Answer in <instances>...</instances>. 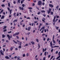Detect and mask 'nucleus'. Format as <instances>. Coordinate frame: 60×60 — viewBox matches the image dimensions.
Here are the masks:
<instances>
[{"instance_id": "22", "label": "nucleus", "mask_w": 60, "mask_h": 60, "mask_svg": "<svg viewBox=\"0 0 60 60\" xmlns=\"http://www.w3.org/2000/svg\"><path fill=\"white\" fill-rule=\"evenodd\" d=\"M23 21H24V20H22L21 21V22H20V24L21 25H22V23H22V22H23Z\"/></svg>"}, {"instance_id": "59", "label": "nucleus", "mask_w": 60, "mask_h": 60, "mask_svg": "<svg viewBox=\"0 0 60 60\" xmlns=\"http://www.w3.org/2000/svg\"><path fill=\"white\" fill-rule=\"evenodd\" d=\"M36 8L37 9H38V10H39V8H38L37 6H36Z\"/></svg>"}, {"instance_id": "39", "label": "nucleus", "mask_w": 60, "mask_h": 60, "mask_svg": "<svg viewBox=\"0 0 60 60\" xmlns=\"http://www.w3.org/2000/svg\"><path fill=\"white\" fill-rule=\"evenodd\" d=\"M28 44H27L24 46V47H25L26 46H28Z\"/></svg>"}, {"instance_id": "29", "label": "nucleus", "mask_w": 60, "mask_h": 60, "mask_svg": "<svg viewBox=\"0 0 60 60\" xmlns=\"http://www.w3.org/2000/svg\"><path fill=\"white\" fill-rule=\"evenodd\" d=\"M1 6L2 7H5V5L4 4H2L1 5Z\"/></svg>"}, {"instance_id": "18", "label": "nucleus", "mask_w": 60, "mask_h": 60, "mask_svg": "<svg viewBox=\"0 0 60 60\" xmlns=\"http://www.w3.org/2000/svg\"><path fill=\"white\" fill-rule=\"evenodd\" d=\"M13 41H14V43H15V44H18V42L15 41L13 40Z\"/></svg>"}, {"instance_id": "19", "label": "nucleus", "mask_w": 60, "mask_h": 60, "mask_svg": "<svg viewBox=\"0 0 60 60\" xmlns=\"http://www.w3.org/2000/svg\"><path fill=\"white\" fill-rule=\"evenodd\" d=\"M7 27V26H4V28H3V29H5Z\"/></svg>"}, {"instance_id": "1", "label": "nucleus", "mask_w": 60, "mask_h": 60, "mask_svg": "<svg viewBox=\"0 0 60 60\" xmlns=\"http://www.w3.org/2000/svg\"><path fill=\"white\" fill-rule=\"evenodd\" d=\"M50 47H51V49H53V48H58L59 46H56L55 45L54 46H53V44L52 43V41H51L50 43Z\"/></svg>"}, {"instance_id": "46", "label": "nucleus", "mask_w": 60, "mask_h": 60, "mask_svg": "<svg viewBox=\"0 0 60 60\" xmlns=\"http://www.w3.org/2000/svg\"><path fill=\"white\" fill-rule=\"evenodd\" d=\"M53 50H54V49H52L51 50V52H53Z\"/></svg>"}, {"instance_id": "55", "label": "nucleus", "mask_w": 60, "mask_h": 60, "mask_svg": "<svg viewBox=\"0 0 60 60\" xmlns=\"http://www.w3.org/2000/svg\"><path fill=\"white\" fill-rule=\"evenodd\" d=\"M26 56H29V54L28 53H27Z\"/></svg>"}, {"instance_id": "33", "label": "nucleus", "mask_w": 60, "mask_h": 60, "mask_svg": "<svg viewBox=\"0 0 60 60\" xmlns=\"http://www.w3.org/2000/svg\"><path fill=\"white\" fill-rule=\"evenodd\" d=\"M23 3H24V1L22 0L21 1V4H23Z\"/></svg>"}, {"instance_id": "24", "label": "nucleus", "mask_w": 60, "mask_h": 60, "mask_svg": "<svg viewBox=\"0 0 60 60\" xmlns=\"http://www.w3.org/2000/svg\"><path fill=\"white\" fill-rule=\"evenodd\" d=\"M60 57V55H59L58 57H57L56 58V60L58 59H59Z\"/></svg>"}, {"instance_id": "11", "label": "nucleus", "mask_w": 60, "mask_h": 60, "mask_svg": "<svg viewBox=\"0 0 60 60\" xmlns=\"http://www.w3.org/2000/svg\"><path fill=\"white\" fill-rule=\"evenodd\" d=\"M47 50V48H46L45 49H44V48L43 49V52H44V51H46Z\"/></svg>"}, {"instance_id": "4", "label": "nucleus", "mask_w": 60, "mask_h": 60, "mask_svg": "<svg viewBox=\"0 0 60 60\" xmlns=\"http://www.w3.org/2000/svg\"><path fill=\"white\" fill-rule=\"evenodd\" d=\"M7 37H8L9 40H10V38H12V36L11 35L10 36V35L9 34L7 35Z\"/></svg>"}, {"instance_id": "57", "label": "nucleus", "mask_w": 60, "mask_h": 60, "mask_svg": "<svg viewBox=\"0 0 60 60\" xmlns=\"http://www.w3.org/2000/svg\"><path fill=\"white\" fill-rule=\"evenodd\" d=\"M59 56H60V52H59L58 53Z\"/></svg>"}, {"instance_id": "38", "label": "nucleus", "mask_w": 60, "mask_h": 60, "mask_svg": "<svg viewBox=\"0 0 60 60\" xmlns=\"http://www.w3.org/2000/svg\"><path fill=\"white\" fill-rule=\"evenodd\" d=\"M26 56V55L25 54H23V55H22V56L23 57H25Z\"/></svg>"}, {"instance_id": "10", "label": "nucleus", "mask_w": 60, "mask_h": 60, "mask_svg": "<svg viewBox=\"0 0 60 60\" xmlns=\"http://www.w3.org/2000/svg\"><path fill=\"white\" fill-rule=\"evenodd\" d=\"M49 5L50 7L51 8H52V7H54V6L52 4H50Z\"/></svg>"}, {"instance_id": "26", "label": "nucleus", "mask_w": 60, "mask_h": 60, "mask_svg": "<svg viewBox=\"0 0 60 60\" xmlns=\"http://www.w3.org/2000/svg\"><path fill=\"white\" fill-rule=\"evenodd\" d=\"M41 12L42 13H43V12H45V11L44 10H41Z\"/></svg>"}, {"instance_id": "9", "label": "nucleus", "mask_w": 60, "mask_h": 60, "mask_svg": "<svg viewBox=\"0 0 60 60\" xmlns=\"http://www.w3.org/2000/svg\"><path fill=\"white\" fill-rule=\"evenodd\" d=\"M5 58L7 59H10V57H8V56H6L5 57Z\"/></svg>"}, {"instance_id": "42", "label": "nucleus", "mask_w": 60, "mask_h": 60, "mask_svg": "<svg viewBox=\"0 0 60 60\" xmlns=\"http://www.w3.org/2000/svg\"><path fill=\"white\" fill-rule=\"evenodd\" d=\"M58 8H59V6L58 5L56 7V9H58Z\"/></svg>"}, {"instance_id": "54", "label": "nucleus", "mask_w": 60, "mask_h": 60, "mask_svg": "<svg viewBox=\"0 0 60 60\" xmlns=\"http://www.w3.org/2000/svg\"><path fill=\"white\" fill-rule=\"evenodd\" d=\"M49 11H51V8H50L49 9Z\"/></svg>"}, {"instance_id": "50", "label": "nucleus", "mask_w": 60, "mask_h": 60, "mask_svg": "<svg viewBox=\"0 0 60 60\" xmlns=\"http://www.w3.org/2000/svg\"><path fill=\"white\" fill-rule=\"evenodd\" d=\"M36 41H37V42H39V40H38V39H36Z\"/></svg>"}, {"instance_id": "6", "label": "nucleus", "mask_w": 60, "mask_h": 60, "mask_svg": "<svg viewBox=\"0 0 60 60\" xmlns=\"http://www.w3.org/2000/svg\"><path fill=\"white\" fill-rule=\"evenodd\" d=\"M54 38H55V35H54L53 36V39L52 41H53V42L54 43H55V44H56V41L54 40Z\"/></svg>"}, {"instance_id": "43", "label": "nucleus", "mask_w": 60, "mask_h": 60, "mask_svg": "<svg viewBox=\"0 0 60 60\" xmlns=\"http://www.w3.org/2000/svg\"><path fill=\"white\" fill-rule=\"evenodd\" d=\"M26 19H30V17H28L26 18Z\"/></svg>"}, {"instance_id": "51", "label": "nucleus", "mask_w": 60, "mask_h": 60, "mask_svg": "<svg viewBox=\"0 0 60 60\" xmlns=\"http://www.w3.org/2000/svg\"><path fill=\"white\" fill-rule=\"evenodd\" d=\"M46 57H44L43 58V60H45V59H46Z\"/></svg>"}, {"instance_id": "58", "label": "nucleus", "mask_w": 60, "mask_h": 60, "mask_svg": "<svg viewBox=\"0 0 60 60\" xmlns=\"http://www.w3.org/2000/svg\"><path fill=\"white\" fill-rule=\"evenodd\" d=\"M33 6H34L35 5V4L34 3H33V5H32Z\"/></svg>"}, {"instance_id": "2", "label": "nucleus", "mask_w": 60, "mask_h": 60, "mask_svg": "<svg viewBox=\"0 0 60 60\" xmlns=\"http://www.w3.org/2000/svg\"><path fill=\"white\" fill-rule=\"evenodd\" d=\"M56 16H54V19L53 20V25H55L56 22V21H57V20H58V19H56L55 21V19H56Z\"/></svg>"}, {"instance_id": "5", "label": "nucleus", "mask_w": 60, "mask_h": 60, "mask_svg": "<svg viewBox=\"0 0 60 60\" xmlns=\"http://www.w3.org/2000/svg\"><path fill=\"white\" fill-rule=\"evenodd\" d=\"M42 4V2L41 1H39L38 2V5H41Z\"/></svg>"}, {"instance_id": "63", "label": "nucleus", "mask_w": 60, "mask_h": 60, "mask_svg": "<svg viewBox=\"0 0 60 60\" xmlns=\"http://www.w3.org/2000/svg\"><path fill=\"white\" fill-rule=\"evenodd\" d=\"M56 17L57 18H59V16H56Z\"/></svg>"}, {"instance_id": "34", "label": "nucleus", "mask_w": 60, "mask_h": 60, "mask_svg": "<svg viewBox=\"0 0 60 60\" xmlns=\"http://www.w3.org/2000/svg\"><path fill=\"white\" fill-rule=\"evenodd\" d=\"M6 31H7V30L6 29L5 30H4L3 31L4 32H5Z\"/></svg>"}, {"instance_id": "20", "label": "nucleus", "mask_w": 60, "mask_h": 60, "mask_svg": "<svg viewBox=\"0 0 60 60\" xmlns=\"http://www.w3.org/2000/svg\"><path fill=\"white\" fill-rule=\"evenodd\" d=\"M55 27L56 28V30H58V29L59 28V27H56V26H55Z\"/></svg>"}, {"instance_id": "35", "label": "nucleus", "mask_w": 60, "mask_h": 60, "mask_svg": "<svg viewBox=\"0 0 60 60\" xmlns=\"http://www.w3.org/2000/svg\"><path fill=\"white\" fill-rule=\"evenodd\" d=\"M18 48L19 49H21V46H20V45L18 47Z\"/></svg>"}, {"instance_id": "48", "label": "nucleus", "mask_w": 60, "mask_h": 60, "mask_svg": "<svg viewBox=\"0 0 60 60\" xmlns=\"http://www.w3.org/2000/svg\"><path fill=\"white\" fill-rule=\"evenodd\" d=\"M20 0H18V2L19 3H20Z\"/></svg>"}, {"instance_id": "7", "label": "nucleus", "mask_w": 60, "mask_h": 60, "mask_svg": "<svg viewBox=\"0 0 60 60\" xmlns=\"http://www.w3.org/2000/svg\"><path fill=\"white\" fill-rule=\"evenodd\" d=\"M0 52L1 55H2V56L4 55V53L3 52V51H2V50H0Z\"/></svg>"}, {"instance_id": "60", "label": "nucleus", "mask_w": 60, "mask_h": 60, "mask_svg": "<svg viewBox=\"0 0 60 60\" xmlns=\"http://www.w3.org/2000/svg\"><path fill=\"white\" fill-rule=\"evenodd\" d=\"M29 9H32V8L29 7L28 8Z\"/></svg>"}, {"instance_id": "32", "label": "nucleus", "mask_w": 60, "mask_h": 60, "mask_svg": "<svg viewBox=\"0 0 60 60\" xmlns=\"http://www.w3.org/2000/svg\"><path fill=\"white\" fill-rule=\"evenodd\" d=\"M17 20L15 19V20H14L13 22H17Z\"/></svg>"}, {"instance_id": "49", "label": "nucleus", "mask_w": 60, "mask_h": 60, "mask_svg": "<svg viewBox=\"0 0 60 60\" xmlns=\"http://www.w3.org/2000/svg\"><path fill=\"white\" fill-rule=\"evenodd\" d=\"M45 34H42V36H43L44 35H45Z\"/></svg>"}, {"instance_id": "37", "label": "nucleus", "mask_w": 60, "mask_h": 60, "mask_svg": "<svg viewBox=\"0 0 60 60\" xmlns=\"http://www.w3.org/2000/svg\"><path fill=\"white\" fill-rule=\"evenodd\" d=\"M47 53V52H45V54L44 55H45V56H46V54Z\"/></svg>"}, {"instance_id": "27", "label": "nucleus", "mask_w": 60, "mask_h": 60, "mask_svg": "<svg viewBox=\"0 0 60 60\" xmlns=\"http://www.w3.org/2000/svg\"><path fill=\"white\" fill-rule=\"evenodd\" d=\"M41 29L42 30V29H45V27H44V26L42 27V28H41Z\"/></svg>"}, {"instance_id": "40", "label": "nucleus", "mask_w": 60, "mask_h": 60, "mask_svg": "<svg viewBox=\"0 0 60 60\" xmlns=\"http://www.w3.org/2000/svg\"><path fill=\"white\" fill-rule=\"evenodd\" d=\"M22 7H25V4H22Z\"/></svg>"}, {"instance_id": "30", "label": "nucleus", "mask_w": 60, "mask_h": 60, "mask_svg": "<svg viewBox=\"0 0 60 60\" xmlns=\"http://www.w3.org/2000/svg\"><path fill=\"white\" fill-rule=\"evenodd\" d=\"M30 42L32 44H33V45L34 44V43H35L34 42Z\"/></svg>"}, {"instance_id": "15", "label": "nucleus", "mask_w": 60, "mask_h": 60, "mask_svg": "<svg viewBox=\"0 0 60 60\" xmlns=\"http://www.w3.org/2000/svg\"><path fill=\"white\" fill-rule=\"evenodd\" d=\"M22 42H20V43H18V44L20 46H21V44H22Z\"/></svg>"}, {"instance_id": "17", "label": "nucleus", "mask_w": 60, "mask_h": 60, "mask_svg": "<svg viewBox=\"0 0 60 60\" xmlns=\"http://www.w3.org/2000/svg\"><path fill=\"white\" fill-rule=\"evenodd\" d=\"M16 13H14L13 14V15L14 16V17H16V15H16Z\"/></svg>"}, {"instance_id": "52", "label": "nucleus", "mask_w": 60, "mask_h": 60, "mask_svg": "<svg viewBox=\"0 0 60 60\" xmlns=\"http://www.w3.org/2000/svg\"><path fill=\"white\" fill-rule=\"evenodd\" d=\"M45 4V3L44 2H43L42 3V5H44Z\"/></svg>"}, {"instance_id": "12", "label": "nucleus", "mask_w": 60, "mask_h": 60, "mask_svg": "<svg viewBox=\"0 0 60 60\" xmlns=\"http://www.w3.org/2000/svg\"><path fill=\"white\" fill-rule=\"evenodd\" d=\"M43 19H42V21L44 23H45V21L44 20H45V18H43Z\"/></svg>"}, {"instance_id": "23", "label": "nucleus", "mask_w": 60, "mask_h": 60, "mask_svg": "<svg viewBox=\"0 0 60 60\" xmlns=\"http://www.w3.org/2000/svg\"><path fill=\"white\" fill-rule=\"evenodd\" d=\"M10 5H11V4H10V3L9 2L8 3V6L10 7Z\"/></svg>"}, {"instance_id": "61", "label": "nucleus", "mask_w": 60, "mask_h": 60, "mask_svg": "<svg viewBox=\"0 0 60 60\" xmlns=\"http://www.w3.org/2000/svg\"><path fill=\"white\" fill-rule=\"evenodd\" d=\"M43 16H44V17H45L46 16V15L45 14H44L43 15Z\"/></svg>"}, {"instance_id": "36", "label": "nucleus", "mask_w": 60, "mask_h": 60, "mask_svg": "<svg viewBox=\"0 0 60 60\" xmlns=\"http://www.w3.org/2000/svg\"><path fill=\"white\" fill-rule=\"evenodd\" d=\"M12 49H13V47H11L10 48V50H12Z\"/></svg>"}, {"instance_id": "64", "label": "nucleus", "mask_w": 60, "mask_h": 60, "mask_svg": "<svg viewBox=\"0 0 60 60\" xmlns=\"http://www.w3.org/2000/svg\"><path fill=\"white\" fill-rule=\"evenodd\" d=\"M13 3L14 4H16V1H14L13 2Z\"/></svg>"}, {"instance_id": "44", "label": "nucleus", "mask_w": 60, "mask_h": 60, "mask_svg": "<svg viewBox=\"0 0 60 60\" xmlns=\"http://www.w3.org/2000/svg\"><path fill=\"white\" fill-rule=\"evenodd\" d=\"M16 38H17V39H18L19 38V36H16Z\"/></svg>"}, {"instance_id": "56", "label": "nucleus", "mask_w": 60, "mask_h": 60, "mask_svg": "<svg viewBox=\"0 0 60 60\" xmlns=\"http://www.w3.org/2000/svg\"><path fill=\"white\" fill-rule=\"evenodd\" d=\"M49 38H48L47 39V41H49Z\"/></svg>"}, {"instance_id": "28", "label": "nucleus", "mask_w": 60, "mask_h": 60, "mask_svg": "<svg viewBox=\"0 0 60 60\" xmlns=\"http://www.w3.org/2000/svg\"><path fill=\"white\" fill-rule=\"evenodd\" d=\"M53 57H54V56H52L51 58L50 59V60H51V59H52V58H53Z\"/></svg>"}, {"instance_id": "53", "label": "nucleus", "mask_w": 60, "mask_h": 60, "mask_svg": "<svg viewBox=\"0 0 60 60\" xmlns=\"http://www.w3.org/2000/svg\"><path fill=\"white\" fill-rule=\"evenodd\" d=\"M44 31L45 33H46V32H47L46 30L45 29L44 30Z\"/></svg>"}, {"instance_id": "16", "label": "nucleus", "mask_w": 60, "mask_h": 60, "mask_svg": "<svg viewBox=\"0 0 60 60\" xmlns=\"http://www.w3.org/2000/svg\"><path fill=\"white\" fill-rule=\"evenodd\" d=\"M2 38H4L5 36V35H4V34H3L2 35Z\"/></svg>"}, {"instance_id": "8", "label": "nucleus", "mask_w": 60, "mask_h": 60, "mask_svg": "<svg viewBox=\"0 0 60 60\" xmlns=\"http://www.w3.org/2000/svg\"><path fill=\"white\" fill-rule=\"evenodd\" d=\"M19 9L20 10H22V11H23L24 10V8L23 7H21L20 6L19 7Z\"/></svg>"}, {"instance_id": "14", "label": "nucleus", "mask_w": 60, "mask_h": 60, "mask_svg": "<svg viewBox=\"0 0 60 60\" xmlns=\"http://www.w3.org/2000/svg\"><path fill=\"white\" fill-rule=\"evenodd\" d=\"M4 15L2 16L1 18V19H4Z\"/></svg>"}, {"instance_id": "21", "label": "nucleus", "mask_w": 60, "mask_h": 60, "mask_svg": "<svg viewBox=\"0 0 60 60\" xmlns=\"http://www.w3.org/2000/svg\"><path fill=\"white\" fill-rule=\"evenodd\" d=\"M12 11V10H10L9 11V12H10V14H11V11Z\"/></svg>"}, {"instance_id": "41", "label": "nucleus", "mask_w": 60, "mask_h": 60, "mask_svg": "<svg viewBox=\"0 0 60 60\" xmlns=\"http://www.w3.org/2000/svg\"><path fill=\"white\" fill-rule=\"evenodd\" d=\"M38 49H39V48H40V44H38Z\"/></svg>"}, {"instance_id": "13", "label": "nucleus", "mask_w": 60, "mask_h": 60, "mask_svg": "<svg viewBox=\"0 0 60 60\" xmlns=\"http://www.w3.org/2000/svg\"><path fill=\"white\" fill-rule=\"evenodd\" d=\"M28 31H30V29H31V27H30V26L29 27H28Z\"/></svg>"}, {"instance_id": "31", "label": "nucleus", "mask_w": 60, "mask_h": 60, "mask_svg": "<svg viewBox=\"0 0 60 60\" xmlns=\"http://www.w3.org/2000/svg\"><path fill=\"white\" fill-rule=\"evenodd\" d=\"M53 12L52 11L51 13V14L52 15H53Z\"/></svg>"}, {"instance_id": "62", "label": "nucleus", "mask_w": 60, "mask_h": 60, "mask_svg": "<svg viewBox=\"0 0 60 60\" xmlns=\"http://www.w3.org/2000/svg\"><path fill=\"white\" fill-rule=\"evenodd\" d=\"M50 11H49L48 12V14H49V13H50Z\"/></svg>"}, {"instance_id": "47", "label": "nucleus", "mask_w": 60, "mask_h": 60, "mask_svg": "<svg viewBox=\"0 0 60 60\" xmlns=\"http://www.w3.org/2000/svg\"><path fill=\"white\" fill-rule=\"evenodd\" d=\"M11 33V31H10V32H8V34H10Z\"/></svg>"}, {"instance_id": "45", "label": "nucleus", "mask_w": 60, "mask_h": 60, "mask_svg": "<svg viewBox=\"0 0 60 60\" xmlns=\"http://www.w3.org/2000/svg\"><path fill=\"white\" fill-rule=\"evenodd\" d=\"M51 56V55H49L48 56V58H49Z\"/></svg>"}, {"instance_id": "3", "label": "nucleus", "mask_w": 60, "mask_h": 60, "mask_svg": "<svg viewBox=\"0 0 60 60\" xmlns=\"http://www.w3.org/2000/svg\"><path fill=\"white\" fill-rule=\"evenodd\" d=\"M19 34V32H18V33L16 32L15 34H14L13 35V36H15L16 35H18Z\"/></svg>"}, {"instance_id": "25", "label": "nucleus", "mask_w": 60, "mask_h": 60, "mask_svg": "<svg viewBox=\"0 0 60 60\" xmlns=\"http://www.w3.org/2000/svg\"><path fill=\"white\" fill-rule=\"evenodd\" d=\"M3 11H4V10H2L0 12V14H1L2 13H3Z\"/></svg>"}]
</instances>
